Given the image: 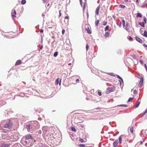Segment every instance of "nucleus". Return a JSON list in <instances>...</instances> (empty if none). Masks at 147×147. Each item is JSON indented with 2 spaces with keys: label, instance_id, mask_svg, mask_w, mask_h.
Instances as JSON below:
<instances>
[{
  "label": "nucleus",
  "instance_id": "052dcab7",
  "mask_svg": "<svg viewBox=\"0 0 147 147\" xmlns=\"http://www.w3.org/2000/svg\"><path fill=\"white\" fill-rule=\"evenodd\" d=\"M42 16L44 18V16H45V13L44 12V13H42Z\"/></svg>",
  "mask_w": 147,
  "mask_h": 147
},
{
  "label": "nucleus",
  "instance_id": "e2e57ef3",
  "mask_svg": "<svg viewBox=\"0 0 147 147\" xmlns=\"http://www.w3.org/2000/svg\"><path fill=\"white\" fill-rule=\"evenodd\" d=\"M27 95H28V94L27 93H26L25 94V96H24L26 97V98H28L29 97V96Z\"/></svg>",
  "mask_w": 147,
  "mask_h": 147
},
{
  "label": "nucleus",
  "instance_id": "603ef678",
  "mask_svg": "<svg viewBox=\"0 0 147 147\" xmlns=\"http://www.w3.org/2000/svg\"><path fill=\"white\" fill-rule=\"evenodd\" d=\"M98 94L99 96H101L102 95V93L100 91H98Z\"/></svg>",
  "mask_w": 147,
  "mask_h": 147
},
{
  "label": "nucleus",
  "instance_id": "393cba45",
  "mask_svg": "<svg viewBox=\"0 0 147 147\" xmlns=\"http://www.w3.org/2000/svg\"><path fill=\"white\" fill-rule=\"evenodd\" d=\"M19 96L21 97H23L25 96V94L21 92L19 94Z\"/></svg>",
  "mask_w": 147,
  "mask_h": 147
},
{
  "label": "nucleus",
  "instance_id": "aec40b11",
  "mask_svg": "<svg viewBox=\"0 0 147 147\" xmlns=\"http://www.w3.org/2000/svg\"><path fill=\"white\" fill-rule=\"evenodd\" d=\"M142 15L140 13H137L136 16V17L137 18H138V17L141 18L142 17Z\"/></svg>",
  "mask_w": 147,
  "mask_h": 147
},
{
  "label": "nucleus",
  "instance_id": "bb28decb",
  "mask_svg": "<svg viewBox=\"0 0 147 147\" xmlns=\"http://www.w3.org/2000/svg\"><path fill=\"white\" fill-rule=\"evenodd\" d=\"M140 101L138 102L137 103V104H136V105H135V108H137L138 107L140 104Z\"/></svg>",
  "mask_w": 147,
  "mask_h": 147
},
{
  "label": "nucleus",
  "instance_id": "f3484780",
  "mask_svg": "<svg viewBox=\"0 0 147 147\" xmlns=\"http://www.w3.org/2000/svg\"><path fill=\"white\" fill-rule=\"evenodd\" d=\"M21 61L20 60H18L16 62L15 65H18L21 64Z\"/></svg>",
  "mask_w": 147,
  "mask_h": 147
},
{
  "label": "nucleus",
  "instance_id": "4be33fe9",
  "mask_svg": "<svg viewBox=\"0 0 147 147\" xmlns=\"http://www.w3.org/2000/svg\"><path fill=\"white\" fill-rule=\"evenodd\" d=\"M110 34V32H105V37H107L109 36Z\"/></svg>",
  "mask_w": 147,
  "mask_h": 147
},
{
  "label": "nucleus",
  "instance_id": "bf43d9fd",
  "mask_svg": "<svg viewBox=\"0 0 147 147\" xmlns=\"http://www.w3.org/2000/svg\"><path fill=\"white\" fill-rule=\"evenodd\" d=\"M89 48V46L88 45H87L86 46V51H88Z\"/></svg>",
  "mask_w": 147,
  "mask_h": 147
},
{
  "label": "nucleus",
  "instance_id": "a19ab883",
  "mask_svg": "<svg viewBox=\"0 0 147 147\" xmlns=\"http://www.w3.org/2000/svg\"><path fill=\"white\" fill-rule=\"evenodd\" d=\"M40 147H49L46 144H42Z\"/></svg>",
  "mask_w": 147,
  "mask_h": 147
},
{
  "label": "nucleus",
  "instance_id": "a211bd4d",
  "mask_svg": "<svg viewBox=\"0 0 147 147\" xmlns=\"http://www.w3.org/2000/svg\"><path fill=\"white\" fill-rule=\"evenodd\" d=\"M138 24L140 26L143 27H145V23L144 22H138Z\"/></svg>",
  "mask_w": 147,
  "mask_h": 147
},
{
  "label": "nucleus",
  "instance_id": "4468645a",
  "mask_svg": "<svg viewBox=\"0 0 147 147\" xmlns=\"http://www.w3.org/2000/svg\"><path fill=\"white\" fill-rule=\"evenodd\" d=\"M100 8V6L99 5L98 7L96 8V14L98 15L99 13V11Z\"/></svg>",
  "mask_w": 147,
  "mask_h": 147
},
{
  "label": "nucleus",
  "instance_id": "c756f323",
  "mask_svg": "<svg viewBox=\"0 0 147 147\" xmlns=\"http://www.w3.org/2000/svg\"><path fill=\"white\" fill-rule=\"evenodd\" d=\"M26 2V1L25 0H22L21 1V3L22 4H25Z\"/></svg>",
  "mask_w": 147,
  "mask_h": 147
},
{
  "label": "nucleus",
  "instance_id": "774afa93",
  "mask_svg": "<svg viewBox=\"0 0 147 147\" xmlns=\"http://www.w3.org/2000/svg\"><path fill=\"white\" fill-rule=\"evenodd\" d=\"M141 7H142L144 8L146 7V5L145 4H143L141 5Z\"/></svg>",
  "mask_w": 147,
  "mask_h": 147
},
{
  "label": "nucleus",
  "instance_id": "6ab92c4d",
  "mask_svg": "<svg viewBox=\"0 0 147 147\" xmlns=\"http://www.w3.org/2000/svg\"><path fill=\"white\" fill-rule=\"evenodd\" d=\"M123 136V135H121L120 136L119 138V144H121L122 143V137Z\"/></svg>",
  "mask_w": 147,
  "mask_h": 147
},
{
  "label": "nucleus",
  "instance_id": "c85d7f7f",
  "mask_svg": "<svg viewBox=\"0 0 147 147\" xmlns=\"http://www.w3.org/2000/svg\"><path fill=\"white\" fill-rule=\"evenodd\" d=\"M132 57L134 59H136V57L135 54H133L131 55Z\"/></svg>",
  "mask_w": 147,
  "mask_h": 147
},
{
  "label": "nucleus",
  "instance_id": "b1692460",
  "mask_svg": "<svg viewBox=\"0 0 147 147\" xmlns=\"http://www.w3.org/2000/svg\"><path fill=\"white\" fill-rule=\"evenodd\" d=\"M142 35L146 37H147V32L146 31H144V33L142 34Z\"/></svg>",
  "mask_w": 147,
  "mask_h": 147
},
{
  "label": "nucleus",
  "instance_id": "6e6552de",
  "mask_svg": "<svg viewBox=\"0 0 147 147\" xmlns=\"http://www.w3.org/2000/svg\"><path fill=\"white\" fill-rule=\"evenodd\" d=\"M118 144V140L116 139L113 143V147H117Z\"/></svg>",
  "mask_w": 147,
  "mask_h": 147
},
{
  "label": "nucleus",
  "instance_id": "f257e3e1",
  "mask_svg": "<svg viewBox=\"0 0 147 147\" xmlns=\"http://www.w3.org/2000/svg\"><path fill=\"white\" fill-rule=\"evenodd\" d=\"M29 123L27 124L26 126V128L28 131H32L35 129L39 128V123L37 121H31Z\"/></svg>",
  "mask_w": 147,
  "mask_h": 147
},
{
  "label": "nucleus",
  "instance_id": "8fccbe9b",
  "mask_svg": "<svg viewBox=\"0 0 147 147\" xmlns=\"http://www.w3.org/2000/svg\"><path fill=\"white\" fill-rule=\"evenodd\" d=\"M37 133H38V134H41L42 133V131L40 130H39L37 131Z\"/></svg>",
  "mask_w": 147,
  "mask_h": 147
},
{
  "label": "nucleus",
  "instance_id": "c9c22d12",
  "mask_svg": "<svg viewBox=\"0 0 147 147\" xmlns=\"http://www.w3.org/2000/svg\"><path fill=\"white\" fill-rule=\"evenodd\" d=\"M99 20H97V21H96V22H95V25H96V26H97L98 25V24H99Z\"/></svg>",
  "mask_w": 147,
  "mask_h": 147
},
{
  "label": "nucleus",
  "instance_id": "69168bd1",
  "mask_svg": "<svg viewBox=\"0 0 147 147\" xmlns=\"http://www.w3.org/2000/svg\"><path fill=\"white\" fill-rule=\"evenodd\" d=\"M65 30L64 29L62 30V33L63 34H64V33L65 32Z\"/></svg>",
  "mask_w": 147,
  "mask_h": 147
},
{
  "label": "nucleus",
  "instance_id": "ea45409f",
  "mask_svg": "<svg viewBox=\"0 0 147 147\" xmlns=\"http://www.w3.org/2000/svg\"><path fill=\"white\" fill-rule=\"evenodd\" d=\"M78 146L80 147H84L85 146V145L84 144H79Z\"/></svg>",
  "mask_w": 147,
  "mask_h": 147
},
{
  "label": "nucleus",
  "instance_id": "c03bdc74",
  "mask_svg": "<svg viewBox=\"0 0 147 147\" xmlns=\"http://www.w3.org/2000/svg\"><path fill=\"white\" fill-rule=\"evenodd\" d=\"M54 140V139H52V141H51V142H53V143H51V145H55V142Z\"/></svg>",
  "mask_w": 147,
  "mask_h": 147
},
{
  "label": "nucleus",
  "instance_id": "09e8293b",
  "mask_svg": "<svg viewBox=\"0 0 147 147\" xmlns=\"http://www.w3.org/2000/svg\"><path fill=\"white\" fill-rule=\"evenodd\" d=\"M143 32V30H142L141 28H140V33L142 35Z\"/></svg>",
  "mask_w": 147,
  "mask_h": 147
},
{
  "label": "nucleus",
  "instance_id": "37998d69",
  "mask_svg": "<svg viewBox=\"0 0 147 147\" xmlns=\"http://www.w3.org/2000/svg\"><path fill=\"white\" fill-rule=\"evenodd\" d=\"M122 51L120 49H118L117 51V53L119 54H120L121 52Z\"/></svg>",
  "mask_w": 147,
  "mask_h": 147
},
{
  "label": "nucleus",
  "instance_id": "e433bc0d",
  "mask_svg": "<svg viewBox=\"0 0 147 147\" xmlns=\"http://www.w3.org/2000/svg\"><path fill=\"white\" fill-rule=\"evenodd\" d=\"M119 6L120 7H121V8H124L125 7V5H122V4L120 5H119Z\"/></svg>",
  "mask_w": 147,
  "mask_h": 147
},
{
  "label": "nucleus",
  "instance_id": "412c9836",
  "mask_svg": "<svg viewBox=\"0 0 147 147\" xmlns=\"http://www.w3.org/2000/svg\"><path fill=\"white\" fill-rule=\"evenodd\" d=\"M119 82L120 83V86H121V84H122V83H123V79H122V78H121V79H120V80H119Z\"/></svg>",
  "mask_w": 147,
  "mask_h": 147
},
{
  "label": "nucleus",
  "instance_id": "9d476101",
  "mask_svg": "<svg viewBox=\"0 0 147 147\" xmlns=\"http://www.w3.org/2000/svg\"><path fill=\"white\" fill-rule=\"evenodd\" d=\"M61 80H60L59 78H58L56 79L55 81V84L57 85L58 84H59V85H60L61 84Z\"/></svg>",
  "mask_w": 147,
  "mask_h": 147
},
{
  "label": "nucleus",
  "instance_id": "5fc2aeb1",
  "mask_svg": "<svg viewBox=\"0 0 147 147\" xmlns=\"http://www.w3.org/2000/svg\"><path fill=\"white\" fill-rule=\"evenodd\" d=\"M125 146V147H128V146H127V143H124L123 144V146Z\"/></svg>",
  "mask_w": 147,
  "mask_h": 147
},
{
  "label": "nucleus",
  "instance_id": "0eeeda50",
  "mask_svg": "<svg viewBox=\"0 0 147 147\" xmlns=\"http://www.w3.org/2000/svg\"><path fill=\"white\" fill-rule=\"evenodd\" d=\"M140 78V80L139 83V85L140 87H141L142 86L143 83V78L142 77L141 78Z\"/></svg>",
  "mask_w": 147,
  "mask_h": 147
},
{
  "label": "nucleus",
  "instance_id": "13d9d810",
  "mask_svg": "<svg viewBox=\"0 0 147 147\" xmlns=\"http://www.w3.org/2000/svg\"><path fill=\"white\" fill-rule=\"evenodd\" d=\"M116 76H117V78H118L119 79H121V77L118 75H116Z\"/></svg>",
  "mask_w": 147,
  "mask_h": 147
},
{
  "label": "nucleus",
  "instance_id": "ddd939ff",
  "mask_svg": "<svg viewBox=\"0 0 147 147\" xmlns=\"http://www.w3.org/2000/svg\"><path fill=\"white\" fill-rule=\"evenodd\" d=\"M135 38L136 40L138 42L140 43H142V40L139 38V37H137V36H136L135 37Z\"/></svg>",
  "mask_w": 147,
  "mask_h": 147
},
{
  "label": "nucleus",
  "instance_id": "3c124183",
  "mask_svg": "<svg viewBox=\"0 0 147 147\" xmlns=\"http://www.w3.org/2000/svg\"><path fill=\"white\" fill-rule=\"evenodd\" d=\"M129 40L131 41L133 40V38L131 36L129 37Z\"/></svg>",
  "mask_w": 147,
  "mask_h": 147
},
{
  "label": "nucleus",
  "instance_id": "4d7b16f0",
  "mask_svg": "<svg viewBox=\"0 0 147 147\" xmlns=\"http://www.w3.org/2000/svg\"><path fill=\"white\" fill-rule=\"evenodd\" d=\"M86 8V3H84L83 6V10H84Z\"/></svg>",
  "mask_w": 147,
  "mask_h": 147
},
{
  "label": "nucleus",
  "instance_id": "39448f33",
  "mask_svg": "<svg viewBox=\"0 0 147 147\" xmlns=\"http://www.w3.org/2000/svg\"><path fill=\"white\" fill-rule=\"evenodd\" d=\"M23 138H24L25 140H27L30 139L32 140L33 139V138L32 137L31 135L30 134L26 135L25 137Z\"/></svg>",
  "mask_w": 147,
  "mask_h": 147
},
{
  "label": "nucleus",
  "instance_id": "2f4dec72",
  "mask_svg": "<svg viewBox=\"0 0 147 147\" xmlns=\"http://www.w3.org/2000/svg\"><path fill=\"white\" fill-rule=\"evenodd\" d=\"M134 98L133 97V98H132V97H130L129 98L128 101H127V102H130L132 100H133Z\"/></svg>",
  "mask_w": 147,
  "mask_h": 147
},
{
  "label": "nucleus",
  "instance_id": "cd10ccee",
  "mask_svg": "<svg viewBox=\"0 0 147 147\" xmlns=\"http://www.w3.org/2000/svg\"><path fill=\"white\" fill-rule=\"evenodd\" d=\"M117 106V107H127L128 106L127 105H126L122 104V105H118Z\"/></svg>",
  "mask_w": 147,
  "mask_h": 147
},
{
  "label": "nucleus",
  "instance_id": "a878e982",
  "mask_svg": "<svg viewBox=\"0 0 147 147\" xmlns=\"http://www.w3.org/2000/svg\"><path fill=\"white\" fill-rule=\"evenodd\" d=\"M58 53L57 51H56L53 54V56L55 57H56L58 55Z\"/></svg>",
  "mask_w": 147,
  "mask_h": 147
},
{
  "label": "nucleus",
  "instance_id": "de8ad7c7",
  "mask_svg": "<svg viewBox=\"0 0 147 147\" xmlns=\"http://www.w3.org/2000/svg\"><path fill=\"white\" fill-rule=\"evenodd\" d=\"M134 94H137V91L136 90H135L134 91Z\"/></svg>",
  "mask_w": 147,
  "mask_h": 147
},
{
  "label": "nucleus",
  "instance_id": "79ce46f5",
  "mask_svg": "<svg viewBox=\"0 0 147 147\" xmlns=\"http://www.w3.org/2000/svg\"><path fill=\"white\" fill-rule=\"evenodd\" d=\"M69 17L68 16H65V19H67L68 20H67V21H66L67 22V23H68V20L69 19Z\"/></svg>",
  "mask_w": 147,
  "mask_h": 147
},
{
  "label": "nucleus",
  "instance_id": "20e7f679",
  "mask_svg": "<svg viewBox=\"0 0 147 147\" xmlns=\"http://www.w3.org/2000/svg\"><path fill=\"white\" fill-rule=\"evenodd\" d=\"M115 90L114 88L112 87L108 88L107 89V91H106L107 94H109L111 92H113Z\"/></svg>",
  "mask_w": 147,
  "mask_h": 147
},
{
  "label": "nucleus",
  "instance_id": "58836bf2",
  "mask_svg": "<svg viewBox=\"0 0 147 147\" xmlns=\"http://www.w3.org/2000/svg\"><path fill=\"white\" fill-rule=\"evenodd\" d=\"M147 112V109L143 113L141 117H142Z\"/></svg>",
  "mask_w": 147,
  "mask_h": 147
},
{
  "label": "nucleus",
  "instance_id": "dca6fc26",
  "mask_svg": "<svg viewBox=\"0 0 147 147\" xmlns=\"http://www.w3.org/2000/svg\"><path fill=\"white\" fill-rule=\"evenodd\" d=\"M53 134H50L49 136L48 135H47L48 138H49V139L52 138V139H54L55 138L53 136Z\"/></svg>",
  "mask_w": 147,
  "mask_h": 147
},
{
  "label": "nucleus",
  "instance_id": "7c9ffc66",
  "mask_svg": "<svg viewBox=\"0 0 147 147\" xmlns=\"http://www.w3.org/2000/svg\"><path fill=\"white\" fill-rule=\"evenodd\" d=\"M45 128L43 127L42 128L43 133L44 134H46V132H48V131H47V130H44Z\"/></svg>",
  "mask_w": 147,
  "mask_h": 147
},
{
  "label": "nucleus",
  "instance_id": "680f3d73",
  "mask_svg": "<svg viewBox=\"0 0 147 147\" xmlns=\"http://www.w3.org/2000/svg\"><path fill=\"white\" fill-rule=\"evenodd\" d=\"M144 67L147 72V66H146V64H144Z\"/></svg>",
  "mask_w": 147,
  "mask_h": 147
},
{
  "label": "nucleus",
  "instance_id": "4c0bfd02",
  "mask_svg": "<svg viewBox=\"0 0 147 147\" xmlns=\"http://www.w3.org/2000/svg\"><path fill=\"white\" fill-rule=\"evenodd\" d=\"M143 20H144V23L146 24L147 19L145 17H144Z\"/></svg>",
  "mask_w": 147,
  "mask_h": 147
},
{
  "label": "nucleus",
  "instance_id": "49530a36",
  "mask_svg": "<svg viewBox=\"0 0 147 147\" xmlns=\"http://www.w3.org/2000/svg\"><path fill=\"white\" fill-rule=\"evenodd\" d=\"M107 22L106 21H104L103 23V25L104 26H106L107 24Z\"/></svg>",
  "mask_w": 147,
  "mask_h": 147
},
{
  "label": "nucleus",
  "instance_id": "7ed1b4c3",
  "mask_svg": "<svg viewBox=\"0 0 147 147\" xmlns=\"http://www.w3.org/2000/svg\"><path fill=\"white\" fill-rule=\"evenodd\" d=\"M13 125L12 122L11 121L7 122L4 125L3 127L6 128L10 129L12 127Z\"/></svg>",
  "mask_w": 147,
  "mask_h": 147
},
{
  "label": "nucleus",
  "instance_id": "a18cd8bd",
  "mask_svg": "<svg viewBox=\"0 0 147 147\" xmlns=\"http://www.w3.org/2000/svg\"><path fill=\"white\" fill-rule=\"evenodd\" d=\"M108 74L111 76H115V75L113 74L112 73H109V74Z\"/></svg>",
  "mask_w": 147,
  "mask_h": 147
},
{
  "label": "nucleus",
  "instance_id": "338daca9",
  "mask_svg": "<svg viewBox=\"0 0 147 147\" xmlns=\"http://www.w3.org/2000/svg\"><path fill=\"white\" fill-rule=\"evenodd\" d=\"M80 5H81V6H82V0H80Z\"/></svg>",
  "mask_w": 147,
  "mask_h": 147
},
{
  "label": "nucleus",
  "instance_id": "6e6d98bb",
  "mask_svg": "<svg viewBox=\"0 0 147 147\" xmlns=\"http://www.w3.org/2000/svg\"><path fill=\"white\" fill-rule=\"evenodd\" d=\"M59 18L61 16V10H59Z\"/></svg>",
  "mask_w": 147,
  "mask_h": 147
},
{
  "label": "nucleus",
  "instance_id": "0e129e2a",
  "mask_svg": "<svg viewBox=\"0 0 147 147\" xmlns=\"http://www.w3.org/2000/svg\"><path fill=\"white\" fill-rule=\"evenodd\" d=\"M139 62L141 64H143V61L142 60H140Z\"/></svg>",
  "mask_w": 147,
  "mask_h": 147
},
{
  "label": "nucleus",
  "instance_id": "1a4fd4ad",
  "mask_svg": "<svg viewBox=\"0 0 147 147\" xmlns=\"http://www.w3.org/2000/svg\"><path fill=\"white\" fill-rule=\"evenodd\" d=\"M130 28L129 24L128 23H127L125 27V29L128 32H130L129 30Z\"/></svg>",
  "mask_w": 147,
  "mask_h": 147
},
{
  "label": "nucleus",
  "instance_id": "864d4df0",
  "mask_svg": "<svg viewBox=\"0 0 147 147\" xmlns=\"http://www.w3.org/2000/svg\"><path fill=\"white\" fill-rule=\"evenodd\" d=\"M79 140L80 141V142L82 143H83L84 142V140L80 138Z\"/></svg>",
  "mask_w": 147,
  "mask_h": 147
},
{
  "label": "nucleus",
  "instance_id": "72a5a7b5",
  "mask_svg": "<svg viewBox=\"0 0 147 147\" xmlns=\"http://www.w3.org/2000/svg\"><path fill=\"white\" fill-rule=\"evenodd\" d=\"M129 130L131 133H133V132L134 128L133 127H131L129 129Z\"/></svg>",
  "mask_w": 147,
  "mask_h": 147
},
{
  "label": "nucleus",
  "instance_id": "f704fd0d",
  "mask_svg": "<svg viewBox=\"0 0 147 147\" xmlns=\"http://www.w3.org/2000/svg\"><path fill=\"white\" fill-rule=\"evenodd\" d=\"M71 130L73 131H76L77 130L74 127H72L71 128Z\"/></svg>",
  "mask_w": 147,
  "mask_h": 147
},
{
  "label": "nucleus",
  "instance_id": "5701e85b",
  "mask_svg": "<svg viewBox=\"0 0 147 147\" xmlns=\"http://www.w3.org/2000/svg\"><path fill=\"white\" fill-rule=\"evenodd\" d=\"M87 31V33L89 34H91L92 33L91 31L89 29V28H86L85 29Z\"/></svg>",
  "mask_w": 147,
  "mask_h": 147
},
{
  "label": "nucleus",
  "instance_id": "f8f14e48",
  "mask_svg": "<svg viewBox=\"0 0 147 147\" xmlns=\"http://www.w3.org/2000/svg\"><path fill=\"white\" fill-rule=\"evenodd\" d=\"M36 112V113H40L41 111H42L43 110L42 109H40L39 108H37V109H35Z\"/></svg>",
  "mask_w": 147,
  "mask_h": 147
},
{
  "label": "nucleus",
  "instance_id": "2eb2a0df",
  "mask_svg": "<svg viewBox=\"0 0 147 147\" xmlns=\"http://www.w3.org/2000/svg\"><path fill=\"white\" fill-rule=\"evenodd\" d=\"M6 103V102L4 100H0V105H3Z\"/></svg>",
  "mask_w": 147,
  "mask_h": 147
},
{
  "label": "nucleus",
  "instance_id": "473e14b6",
  "mask_svg": "<svg viewBox=\"0 0 147 147\" xmlns=\"http://www.w3.org/2000/svg\"><path fill=\"white\" fill-rule=\"evenodd\" d=\"M109 28V26L108 25L105 28V31H107Z\"/></svg>",
  "mask_w": 147,
  "mask_h": 147
},
{
  "label": "nucleus",
  "instance_id": "9b49d317",
  "mask_svg": "<svg viewBox=\"0 0 147 147\" xmlns=\"http://www.w3.org/2000/svg\"><path fill=\"white\" fill-rule=\"evenodd\" d=\"M55 145H58L60 144V143L61 141V140H59V139L57 138L55 140Z\"/></svg>",
  "mask_w": 147,
  "mask_h": 147
},
{
  "label": "nucleus",
  "instance_id": "423d86ee",
  "mask_svg": "<svg viewBox=\"0 0 147 147\" xmlns=\"http://www.w3.org/2000/svg\"><path fill=\"white\" fill-rule=\"evenodd\" d=\"M52 139H49V138H48L47 139H46V142H47V144L49 145H50L51 146H52L51 145V143H53V142H51L52 141Z\"/></svg>",
  "mask_w": 147,
  "mask_h": 147
},
{
  "label": "nucleus",
  "instance_id": "f03ea898",
  "mask_svg": "<svg viewBox=\"0 0 147 147\" xmlns=\"http://www.w3.org/2000/svg\"><path fill=\"white\" fill-rule=\"evenodd\" d=\"M27 140H25L24 138H22L21 140V143L25 146L29 147L30 146V142Z\"/></svg>",
  "mask_w": 147,
  "mask_h": 147
}]
</instances>
